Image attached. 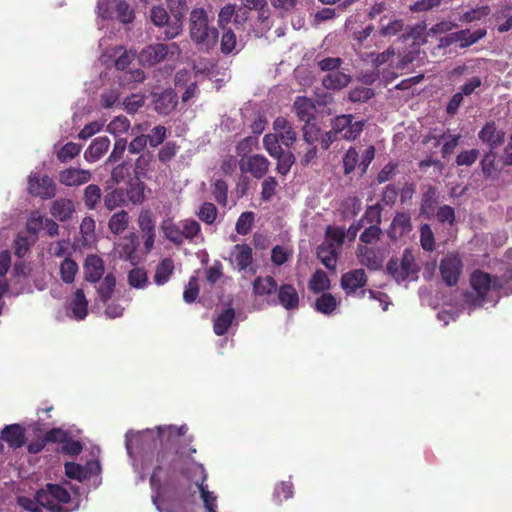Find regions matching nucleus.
Wrapping results in <instances>:
<instances>
[{
  "mask_svg": "<svg viewBox=\"0 0 512 512\" xmlns=\"http://www.w3.org/2000/svg\"><path fill=\"white\" fill-rule=\"evenodd\" d=\"M144 190L145 185L143 182L138 179L131 180L125 197L127 196L134 204L141 203L144 200Z\"/></svg>",
  "mask_w": 512,
  "mask_h": 512,
  "instance_id": "c03bdc74",
  "label": "nucleus"
},
{
  "mask_svg": "<svg viewBox=\"0 0 512 512\" xmlns=\"http://www.w3.org/2000/svg\"><path fill=\"white\" fill-rule=\"evenodd\" d=\"M350 82V76L338 70L328 73L322 80L327 89H342Z\"/></svg>",
  "mask_w": 512,
  "mask_h": 512,
  "instance_id": "f704fd0d",
  "label": "nucleus"
},
{
  "mask_svg": "<svg viewBox=\"0 0 512 512\" xmlns=\"http://www.w3.org/2000/svg\"><path fill=\"white\" fill-rule=\"evenodd\" d=\"M197 469L200 470L202 474L201 481H195V483H192L191 489L187 486V479H185V483H181V486L179 488V493H176L174 489H171L174 494L179 498H184V493L182 491L183 488H186L187 490L191 491L193 487H195L199 492L201 499L204 503V507L206 512H217V497L214 495L213 492H210L207 489V485H205V481L207 480V474L205 472L204 466L202 464H197Z\"/></svg>",
  "mask_w": 512,
  "mask_h": 512,
  "instance_id": "1a4fd4ad",
  "label": "nucleus"
},
{
  "mask_svg": "<svg viewBox=\"0 0 512 512\" xmlns=\"http://www.w3.org/2000/svg\"><path fill=\"white\" fill-rule=\"evenodd\" d=\"M27 190L35 197L50 199L56 195V184L48 175L32 171L28 176Z\"/></svg>",
  "mask_w": 512,
  "mask_h": 512,
  "instance_id": "6e6552de",
  "label": "nucleus"
},
{
  "mask_svg": "<svg viewBox=\"0 0 512 512\" xmlns=\"http://www.w3.org/2000/svg\"><path fill=\"white\" fill-rule=\"evenodd\" d=\"M276 293L277 297L269 301V304L280 305L288 311L299 308V294L292 284L286 283L278 286Z\"/></svg>",
  "mask_w": 512,
  "mask_h": 512,
  "instance_id": "ddd939ff",
  "label": "nucleus"
},
{
  "mask_svg": "<svg viewBox=\"0 0 512 512\" xmlns=\"http://www.w3.org/2000/svg\"><path fill=\"white\" fill-rule=\"evenodd\" d=\"M235 319L233 308H227L214 320L213 331L217 336L225 335Z\"/></svg>",
  "mask_w": 512,
  "mask_h": 512,
  "instance_id": "7c9ffc66",
  "label": "nucleus"
},
{
  "mask_svg": "<svg viewBox=\"0 0 512 512\" xmlns=\"http://www.w3.org/2000/svg\"><path fill=\"white\" fill-rule=\"evenodd\" d=\"M325 241L317 247V258L329 270L334 271L338 260L337 250L342 246L345 233L340 226H327Z\"/></svg>",
  "mask_w": 512,
  "mask_h": 512,
  "instance_id": "20e7f679",
  "label": "nucleus"
},
{
  "mask_svg": "<svg viewBox=\"0 0 512 512\" xmlns=\"http://www.w3.org/2000/svg\"><path fill=\"white\" fill-rule=\"evenodd\" d=\"M338 305L339 302L331 293H322V295L316 299L314 307L317 312L330 315L336 310Z\"/></svg>",
  "mask_w": 512,
  "mask_h": 512,
  "instance_id": "4c0bfd02",
  "label": "nucleus"
},
{
  "mask_svg": "<svg viewBox=\"0 0 512 512\" xmlns=\"http://www.w3.org/2000/svg\"><path fill=\"white\" fill-rule=\"evenodd\" d=\"M330 279L323 270H316L308 283V288L313 293H320L330 288Z\"/></svg>",
  "mask_w": 512,
  "mask_h": 512,
  "instance_id": "c9c22d12",
  "label": "nucleus"
},
{
  "mask_svg": "<svg viewBox=\"0 0 512 512\" xmlns=\"http://www.w3.org/2000/svg\"><path fill=\"white\" fill-rule=\"evenodd\" d=\"M73 316L77 320H83L88 313V301L83 289H77L70 303Z\"/></svg>",
  "mask_w": 512,
  "mask_h": 512,
  "instance_id": "2f4dec72",
  "label": "nucleus"
},
{
  "mask_svg": "<svg viewBox=\"0 0 512 512\" xmlns=\"http://www.w3.org/2000/svg\"><path fill=\"white\" fill-rule=\"evenodd\" d=\"M199 295V283L196 276L189 278L188 284L185 286L183 292V300L186 303H193Z\"/></svg>",
  "mask_w": 512,
  "mask_h": 512,
  "instance_id": "603ef678",
  "label": "nucleus"
},
{
  "mask_svg": "<svg viewBox=\"0 0 512 512\" xmlns=\"http://www.w3.org/2000/svg\"><path fill=\"white\" fill-rule=\"evenodd\" d=\"M146 101L145 94L135 93L126 97L123 101V107L125 111L129 114L136 113L141 107L144 106Z\"/></svg>",
  "mask_w": 512,
  "mask_h": 512,
  "instance_id": "09e8293b",
  "label": "nucleus"
},
{
  "mask_svg": "<svg viewBox=\"0 0 512 512\" xmlns=\"http://www.w3.org/2000/svg\"><path fill=\"white\" fill-rule=\"evenodd\" d=\"M198 216L205 224H213L217 217V209L212 203L201 205Z\"/></svg>",
  "mask_w": 512,
  "mask_h": 512,
  "instance_id": "bf43d9fd",
  "label": "nucleus"
},
{
  "mask_svg": "<svg viewBox=\"0 0 512 512\" xmlns=\"http://www.w3.org/2000/svg\"><path fill=\"white\" fill-rule=\"evenodd\" d=\"M65 474L68 478L78 481L86 479V472H84L83 466L74 462H67L65 464Z\"/></svg>",
  "mask_w": 512,
  "mask_h": 512,
  "instance_id": "680f3d73",
  "label": "nucleus"
},
{
  "mask_svg": "<svg viewBox=\"0 0 512 512\" xmlns=\"http://www.w3.org/2000/svg\"><path fill=\"white\" fill-rule=\"evenodd\" d=\"M174 272V262L171 258H164L156 267L154 282L158 285H164L169 281Z\"/></svg>",
  "mask_w": 512,
  "mask_h": 512,
  "instance_id": "72a5a7b5",
  "label": "nucleus"
},
{
  "mask_svg": "<svg viewBox=\"0 0 512 512\" xmlns=\"http://www.w3.org/2000/svg\"><path fill=\"white\" fill-rule=\"evenodd\" d=\"M263 145H264L266 151L272 157L279 156V154L282 151V148L279 145V138L276 135V133L265 135L263 138Z\"/></svg>",
  "mask_w": 512,
  "mask_h": 512,
  "instance_id": "6e6d98bb",
  "label": "nucleus"
},
{
  "mask_svg": "<svg viewBox=\"0 0 512 512\" xmlns=\"http://www.w3.org/2000/svg\"><path fill=\"white\" fill-rule=\"evenodd\" d=\"M190 34L193 41L202 49L214 47L218 40V31L208 26L207 13L202 8H195L190 14Z\"/></svg>",
  "mask_w": 512,
  "mask_h": 512,
  "instance_id": "7ed1b4c3",
  "label": "nucleus"
},
{
  "mask_svg": "<svg viewBox=\"0 0 512 512\" xmlns=\"http://www.w3.org/2000/svg\"><path fill=\"white\" fill-rule=\"evenodd\" d=\"M101 198V189L98 185L90 184L85 188L84 201L89 209H94Z\"/></svg>",
  "mask_w": 512,
  "mask_h": 512,
  "instance_id": "3c124183",
  "label": "nucleus"
},
{
  "mask_svg": "<svg viewBox=\"0 0 512 512\" xmlns=\"http://www.w3.org/2000/svg\"><path fill=\"white\" fill-rule=\"evenodd\" d=\"M438 198L437 191L434 187L428 186L427 190L423 193L422 203L420 207L421 215L425 216L426 219L430 220L434 217L437 207Z\"/></svg>",
  "mask_w": 512,
  "mask_h": 512,
  "instance_id": "a878e982",
  "label": "nucleus"
},
{
  "mask_svg": "<svg viewBox=\"0 0 512 512\" xmlns=\"http://www.w3.org/2000/svg\"><path fill=\"white\" fill-rule=\"evenodd\" d=\"M373 96L372 89L368 87H357L349 92V99L353 102H364Z\"/></svg>",
  "mask_w": 512,
  "mask_h": 512,
  "instance_id": "69168bd1",
  "label": "nucleus"
},
{
  "mask_svg": "<svg viewBox=\"0 0 512 512\" xmlns=\"http://www.w3.org/2000/svg\"><path fill=\"white\" fill-rule=\"evenodd\" d=\"M1 440L12 449L20 448L26 442L25 429L20 424L6 425L1 431Z\"/></svg>",
  "mask_w": 512,
  "mask_h": 512,
  "instance_id": "a211bd4d",
  "label": "nucleus"
},
{
  "mask_svg": "<svg viewBox=\"0 0 512 512\" xmlns=\"http://www.w3.org/2000/svg\"><path fill=\"white\" fill-rule=\"evenodd\" d=\"M485 35L486 30L484 29H478L474 32H470L469 30H461L453 33L450 36V39L452 42H460L461 47H468L482 39Z\"/></svg>",
  "mask_w": 512,
  "mask_h": 512,
  "instance_id": "473e14b6",
  "label": "nucleus"
},
{
  "mask_svg": "<svg viewBox=\"0 0 512 512\" xmlns=\"http://www.w3.org/2000/svg\"><path fill=\"white\" fill-rule=\"evenodd\" d=\"M232 255L239 271L247 269L252 264V248L249 245H235Z\"/></svg>",
  "mask_w": 512,
  "mask_h": 512,
  "instance_id": "c756f323",
  "label": "nucleus"
},
{
  "mask_svg": "<svg viewBox=\"0 0 512 512\" xmlns=\"http://www.w3.org/2000/svg\"><path fill=\"white\" fill-rule=\"evenodd\" d=\"M166 136V127L162 125H157L151 130L150 134L146 135V138L151 147H157L164 142Z\"/></svg>",
  "mask_w": 512,
  "mask_h": 512,
  "instance_id": "5fc2aeb1",
  "label": "nucleus"
},
{
  "mask_svg": "<svg viewBox=\"0 0 512 512\" xmlns=\"http://www.w3.org/2000/svg\"><path fill=\"white\" fill-rule=\"evenodd\" d=\"M268 169L269 161L262 155L255 154L240 161V170L251 173L257 179L262 178Z\"/></svg>",
  "mask_w": 512,
  "mask_h": 512,
  "instance_id": "f3484780",
  "label": "nucleus"
},
{
  "mask_svg": "<svg viewBox=\"0 0 512 512\" xmlns=\"http://www.w3.org/2000/svg\"><path fill=\"white\" fill-rule=\"evenodd\" d=\"M131 124L127 117L125 116H117L115 117L108 125L107 131L115 137H118L124 133H126Z\"/></svg>",
  "mask_w": 512,
  "mask_h": 512,
  "instance_id": "49530a36",
  "label": "nucleus"
},
{
  "mask_svg": "<svg viewBox=\"0 0 512 512\" xmlns=\"http://www.w3.org/2000/svg\"><path fill=\"white\" fill-rule=\"evenodd\" d=\"M74 203L70 199L60 198L55 200L51 205V215L60 222L70 220L74 213Z\"/></svg>",
  "mask_w": 512,
  "mask_h": 512,
  "instance_id": "b1692460",
  "label": "nucleus"
},
{
  "mask_svg": "<svg viewBox=\"0 0 512 512\" xmlns=\"http://www.w3.org/2000/svg\"><path fill=\"white\" fill-rule=\"evenodd\" d=\"M277 281L272 276H258L253 281V294L260 297H268L277 291Z\"/></svg>",
  "mask_w": 512,
  "mask_h": 512,
  "instance_id": "393cba45",
  "label": "nucleus"
},
{
  "mask_svg": "<svg viewBox=\"0 0 512 512\" xmlns=\"http://www.w3.org/2000/svg\"><path fill=\"white\" fill-rule=\"evenodd\" d=\"M439 270L447 286H456L462 271V261L456 255H447L441 260Z\"/></svg>",
  "mask_w": 512,
  "mask_h": 512,
  "instance_id": "f8f14e48",
  "label": "nucleus"
},
{
  "mask_svg": "<svg viewBox=\"0 0 512 512\" xmlns=\"http://www.w3.org/2000/svg\"><path fill=\"white\" fill-rule=\"evenodd\" d=\"M117 0H98L97 18L101 21H110L116 14L115 3Z\"/></svg>",
  "mask_w": 512,
  "mask_h": 512,
  "instance_id": "a19ab883",
  "label": "nucleus"
},
{
  "mask_svg": "<svg viewBox=\"0 0 512 512\" xmlns=\"http://www.w3.org/2000/svg\"><path fill=\"white\" fill-rule=\"evenodd\" d=\"M165 236L175 244L192 241L200 233V226H162Z\"/></svg>",
  "mask_w": 512,
  "mask_h": 512,
  "instance_id": "4468645a",
  "label": "nucleus"
},
{
  "mask_svg": "<svg viewBox=\"0 0 512 512\" xmlns=\"http://www.w3.org/2000/svg\"><path fill=\"white\" fill-rule=\"evenodd\" d=\"M116 17L123 24L131 23L135 18L134 10L124 0H117L115 3Z\"/></svg>",
  "mask_w": 512,
  "mask_h": 512,
  "instance_id": "a18cd8bd",
  "label": "nucleus"
},
{
  "mask_svg": "<svg viewBox=\"0 0 512 512\" xmlns=\"http://www.w3.org/2000/svg\"><path fill=\"white\" fill-rule=\"evenodd\" d=\"M294 110L299 120L306 123L304 127V138L309 144H312L316 139L310 133V130L313 129V126L310 125V121L313 119L315 113L314 103L307 97H297L294 102Z\"/></svg>",
  "mask_w": 512,
  "mask_h": 512,
  "instance_id": "9d476101",
  "label": "nucleus"
},
{
  "mask_svg": "<svg viewBox=\"0 0 512 512\" xmlns=\"http://www.w3.org/2000/svg\"><path fill=\"white\" fill-rule=\"evenodd\" d=\"M273 129L285 146H290L296 139V132L283 117H278L273 123Z\"/></svg>",
  "mask_w": 512,
  "mask_h": 512,
  "instance_id": "bb28decb",
  "label": "nucleus"
},
{
  "mask_svg": "<svg viewBox=\"0 0 512 512\" xmlns=\"http://www.w3.org/2000/svg\"><path fill=\"white\" fill-rule=\"evenodd\" d=\"M236 47V36L232 30L223 29V35L221 39V50L223 53H230Z\"/></svg>",
  "mask_w": 512,
  "mask_h": 512,
  "instance_id": "0e129e2a",
  "label": "nucleus"
},
{
  "mask_svg": "<svg viewBox=\"0 0 512 512\" xmlns=\"http://www.w3.org/2000/svg\"><path fill=\"white\" fill-rule=\"evenodd\" d=\"M54 497L55 501L61 505L70 502V493L61 485L48 483L45 488L36 492L38 503H48L47 498Z\"/></svg>",
  "mask_w": 512,
  "mask_h": 512,
  "instance_id": "dca6fc26",
  "label": "nucleus"
},
{
  "mask_svg": "<svg viewBox=\"0 0 512 512\" xmlns=\"http://www.w3.org/2000/svg\"><path fill=\"white\" fill-rule=\"evenodd\" d=\"M110 146V140L106 136L95 138L84 153L88 162H95L106 153Z\"/></svg>",
  "mask_w": 512,
  "mask_h": 512,
  "instance_id": "c85d7f7f",
  "label": "nucleus"
},
{
  "mask_svg": "<svg viewBox=\"0 0 512 512\" xmlns=\"http://www.w3.org/2000/svg\"><path fill=\"white\" fill-rule=\"evenodd\" d=\"M155 110L162 115H168L177 105V95L172 89H166L159 95H154Z\"/></svg>",
  "mask_w": 512,
  "mask_h": 512,
  "instance_id": "4be33fe9",
  "label": "nucleus"
},
{
  "mask_svg": "<svg viewBox=\"0 0 512 512\" xmlns=\"http://www.w3.org/2000/svg\"><path fill=\"white\" fill-rule=\"evenodd\" d=\"M387 272L398 283L403 282L410 277H417L419 267L415 262L413 254L409 250H405L401 259L391 258L387 263Z\"/></svg>",
  "mask_w": 512,
  "mask_h": 512,
  "instance_id": "423d86ee",
  "label": "nucleus"
},
{
  "mask_svg": "<svg viewBox=\"0 0 512 512\" xmlns=\"http://www.w3.org/2000/svg\"><path fill=\"white\" fill-rule=\"evenodd\" d=\"M128 284L136 289H143L148 284L147 272L144 268L136 267L128 273Z\"/></svg>",
  "mask_w": 512,
  "mask_h": 512,
  "instance_id": "79ce46f5",
  "label": "nucleus"
},
{
  "mask_svg": "<svg viewBox=\"0 0 512 512\" xmlns=\"http://www.w3.org/2000/svg\"><path fill=\"white\" fill-rule=\"evenodd\" d=\"M171 212L170 206L156 207L154 210H143L139 215V224H167Z\"/></svg>",
  "mask_w": 512,
  "mask_h": 512,
  "instance_id": "5701e85b",
  "label": "nucleus"
},
{
  "mask_svg": "<svg viewBox=\"0 0 512 512\" xmlns=\"http://www.w3.org/2000/svg\"><path fill=\"white\" fill-rule=\"evenodd\" d=\"M115 287L116 278L112 273H108L97 288L99 300L106 304L112 298Z\"/></svg>",
  "mask_w": 512,
  "mask_h": 512,
  "instance_id": "e433bc0d",
  "label": "nucleus"
},
{
  "mask_svg": "<svg viewBox=\"0 0 512 512\" xmlns=\"http://www.w3.org/2000/svg\"><path fill=\"white\" fill-rule=\"evenodd\" d=\"M139 246V241L136 236H133L129 241L121 244L120 257L124 260L130 261L132 264L136 263V249Z\"/></svg>",
  "mask_w": 512,
  "mask_h": 512,
  "instance_id": "de8ad7c7",
  "label": "nucleus"
},
{
  "mask_svg": "<svg viewBox=\"0 0 512 512\" xmlns=\"http://www.w3.org/2000/svg\"><path fill=\"white\" fill-rule=\"evenodd\" d=\"M435 218L441 223L453 224L455 219L454 209L448 205L441 206L435 212Z\"/></svg>",
  "mask_w": 512,
  "mask_h": 512,
  "instance_id": "774afa93",
  "label": "nucleus"
},
{
  "mask_svg": "<svg viewBox=\"0 0 512 512\" xmlns=\"http://www.w3.org/2000/svg\"><path fill=\"white\" fill-rule=\"evenodd\" d=\"M479 138L493 149L502 144L504 132L498 130L495 123L488 122L479 132Z\"/></svg>",
  "mask_w": 512,
  "mask_h": 512,
  "instance_id": "cd10ccee",
  "label": "nucleus"
},
{
  "mask_svg": "<svg viewBox=\"0 0 512 512\" xmlns=\"http://www.w3.org/2000/svg\"><path fill=\"white\" fill-rule=\"evenodd\" d=\"M294 487L290 481H281L277 483L273 491V501L276 504H281L284 501L293 497Z\"/></svg>",
  "mask_w": 512,
  "mask_h": 512,
  "instance_id": "ea45409f",
  "label": "nucleus"
},
{
  "mask_svg": "<svg viewBox=\"0 0 512 512\" xmlns=\"http://www.w3.org/2000/svg\"><path fill=\"white\" fill-rule=\"evenodd\" d=\"M167 7L174 20L165 30L167 39H173L182 31V20L188 10L186 0H166Z\"/></svg>",
  "mask_w": 512,
  "mask_h": 512,
  "instance_id": "9b49d317",
  "label": "nucleus"
},
{
  "mask_svg": "<svg viewBox=\"0 0 512 512\" xmlns=\"http://www.w3.org/2000/svg\"><path fill=\"white\" fill-rule=\"evenodd\" d=\"M367 283V275L363 269L351 270L341 277V287L347 295H353Z\"/></svg>",
  "mask_w": 512,
  "mask_h": 512,
  "instance_id": "2eb2a0df",
  "label": "nucleus"
},
{
  "mask_svg": "<svg viewBox=\"0 0 512 512\" xmlns=\"http://www.w3.org/2000/svg\"><path fill=\"white\" fill-rule=\"evenodd\" d=\"M278 182L274 177H267L262 182L261 198L264 201H270L275 195Z\"/></svg>",
  "mask_w": 512,
  "mask_h": 512,
  "instance_id": "e2e57ef3",
  "label": "nucleus"
},
{
  "mask_svg": "<svg viewBox=\"0 0 512 512\" xmlns=\"http://www.w3.org/2000/svg\"><path fill=\"white\" fill-rule=\"evenodd\" d=\"M85 280L91 283L98 282L105 271L104 262L101 257L97 255H88L83 265Z\"/></svg>",
  "mask_w": 512,
  "mask_h": 512,
  "instance_id": "6ab92c4d",
  "label": "nucleus"
},
{
  "mask_svg": "<svg viewBox=\"0 0 512 512\" xmlns=\"http://www.w3.org/2000/svg\"><path fill=\"white\" fill-rule=\"evenodd\" d=\"M150 18L158 27L169 26V15L162 6H153L150 11Z\"/></svg>",
  "mask_w": 512,
  "mask_h": 512,
  "instance_id": "864d4df0",
  "label": "nucleus"
},
{
  "mask_svg": "<svg viewBox=\"0 0 512 512\" xmlns=\"http://www.w3.org/2000/svg\"><path fill=\"white\" fill-rule=\"evenodd\" d=\"M357 258L361 265L366 266L369 270L377 271L383 266L382 255L373 248L367 246H359L357 249Z\"/></svg>",
  "mask_w": 512,
  "mask_h": 512,
  "instance_id": "aec40b11",
  "label": "nucleus"
},
{
  "mask_svg": "<svg viewBox=\"0 0 512 512\" xmlns=\"http://www.w3.org/2000/svg\"><path fill=\"white\" fill-rule=\"evenodd\" d=\"M78 270V264L72 258L65 257V259L60 264L61 280L66 284L73 283Z\"/></svg>",
  "mask_w": 512,
  "mask_h": 512,
  "instance_id": "58836bf2",
  "label": "nucleus"
},
{
  "mask_svg": "<svg viewBox=\"0 0 512 512\" xmlns=\"http://www.w3.org/2000/svg\"><path fill=\"white\" fill-rule=\"evenodd\" d=\"M43 437L46 443H62L68 437V433L61 428H52Z\"/></svg>",
  "mask_w": 512,
  "mask_h": 512,
  "instance_id": "338daca9",
  "label": "nucleus"
},
{
  "mask_svg": "<svg viewBox=\"0 0 512 512\" xmlns=\"http://www.w3.org/2000/svg\"><path fill=\"white\" fill-rule=\"evenodd\" d=\"M121 51H122V47L118 46V47L112 49V53L107 54L105 52L103 55V56H107L108 58H111V59L116 58L115 66L118 70H124L130 64V62L133 60V58L135 56L133 53L127 52V51H124L123 53L118 55Z\"/></svg>",
  "mask_w": 512,
  "mask_h": 512,
  "instance_id": "37998d69",
  "label": "nucleus"
},
{
  "mask_svg": "<svg viewBox=\"0 0 512 512\" xmlns=\"http://www.w3.org/2000/svg\"><path fill=\"white\" fill-rule=\"evenodd\" d=\"M364 127V121H354L352 115H340L337 116L332 123V129L326 136L325 148L329 146V143L333 142L338 138H342L348 141L356 139L362 132Z\"/></svg>",
  "mask_w": 512,
  "mask_h": 512,
  "instance_id": "39448f33",
  "label": "nucleus"
},
{
  "mask_svg": "<svg viewBox=\"0 0 512 512\" xmlns=\"http://www.w3.org/2000/svg\"><path fill=\"white\" fill-rule=\"evenodd\" d=\"M278 162H277V171L278 173L282 175H286L291 166L293 165L295 158L292 153L290 152H284L283 150L279 154V156H276Z\"/></svg>",
  "mask_w": 512,
  "mask_h": 512,
  "instance_id": "4d7b16f0",
  "label": "nucleus"
},
{
  "mask_svg": "<svg viewBox=\"0 0 512 512\" xmlns=\"http://www.w3.org/2000/svg\"><path fill=\"white\" fill-rule=\"evenodd\" d=\"M125 192L121 189H115L106 194L104 204L107 209L113 210L125 203Z\"/></svg>",
  "mask_w": 512,
  "mask_h": 512,
  "instance_id": "8fccbe9b",
  "label": "nucleus"
},
{
  "mask_svg": "<svg viewBox=\"0 0 512 512\" xmlns=\"http://www.w3.org/2000/svg\"><path fill=\"white\" fill-rule=\"evenodd\" d=\"M123 86L130 85L132 83H140L145 79V74L141 69H134L124 71L119 77Z\"/></svg>",
  "mask_w": 512,
  "mask_h": 512,
  "instance_id": "052dcab7",
  "label": "nucleus"
},
{
  "mask_svg": "<svg viewBox=\"0 0 512 512\" xmlns=\"http://www.w3.org/2000/svg\"><path fill=\"white\" fill-rule=\"evenodd\" d=\"M472 291L464 294L465 302L472 308L483 306L487 302V295L491 289H501L502 284L497 276L475 270L470 277Z\"/></svg>",
  "mask_w": 512,
  "mask_h": 512,
  "instance_id": "f03ea898",
  "label": "nucleus"
},
{
  "mask_svg": "<svg viewBox=\"0 0 512 512\" xmlns=\"http://www.w3.org/2000/svg\"><path fill=\"white\" fill-rule=\"evenodd\" d=\"M91 179L89 170L80 168H68L60 172L59 181L66 186H79Z\"/></svg>",
  "mask_w": 512,
  "mask_h": 512,
  "instance_id": "412c9836",
  "label": "nucleus"
},
{
  "mask_svg": "<svg viewBox=\"0 0 512 512\" xmlns=\"http://www.w3.org/2000/svg\"><path fill=\"white\" fill-rule=\"evenodd\" d=\"M188 431L187 425H159L156 429H146L137 432L132 439L126 440V449L130 456L133 454L135 445L141 456L153 454L155 466L149 479V484L154 492L152 502L158 511L163 512L159 505L164 486L167 489H174L179 493L181 481L179 476L187 479V486L191 489V468L197 464L192 454L197 450L189 446L192 437L188 439L185 435Z\"/></svg>",
  "mask_w": 512,
  "mask_h": 512,
  "instance_id": "f257e3e1",
  "label": "nucleus"
},
{
  "mask_svg": "<svg viewBox=\"0 0 512 512\" xmlns=\"http://www.w3.org/2000/svg\"><path fill=\"white\" fill-rule=\"evenodd\" d=\"M81 151V146L74 142H69L65 144L61 150L58 152V159L61 162H66L68 160L73 159L77 156Z\"/></svg>",
  "mask_w": 512,
  "mask_h": 512,
  "instance_id": "13d9d810",
  "label": "nucleus"
},
{
  "mask_svg": "<svg viewBox=\"0 0 512 512\" xmlns=\"http://www.w3.org/2000/svg\"><path fill=\"white\" fill-rule=\"evenodd\" d=\"M178 55L179 48L175 43L171 44H152L139 53L138 60L142 66H153L168 57V55Z\"/></svg>",
  "mask_w": 512,
  "mask_h": 512,
  "instance_id": "0eeeda50",
  "label": "nucleus"
}]
</instances>
